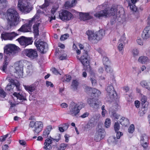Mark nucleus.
Here are the masks:
<instances>
[{"label": "nucleus", "instance_id": "obj_1", "mask_svg": "<svg viewBox=\"0 0 150 150\" xmlns=\"http://www.w3.org/2000/svg\"><path fill=\"white\" fill-rule=\"evenodd\" d=\"M8 24L6 28L11 29L12 27L17 25L20 23V16L16 10L14 8H10L6 11Z\"/></svg>", "mask_w": 150, "mask_h": 150}, {"label": "nucleus", "instance_id": "obj_2", "mask_svg": "<svg viewBox=\"0 0 150 150\" xmlns=\"http://www.w3.org/2000/svg\"><path fill=\"white\" fill-rule=\"evenodd\" d=\"M17 49V47L14 45H10L4 49V53L5 54H6L7 56L5 57L4 59V65L2 69L3 71H5L10 60L7 57L9 56L10 57H12L16 55L18 53Z\"/></svg>", "mask_w": 150, "mask_h": 150}, {"label": "nucleus", "instance_id": "obj_3", "mask_svg": "<svg viewBox=\"0 0 150 150\" xmlns=\"http://www.w3.org/2000/svg\"><path fill=\"white\" fill-rule=\"evenodd\" d=\"M117 9L115 7H112L110 10L105 9L96 12L94 16L96 18L100 19L101 17L107 18L112 16L113 21H115L117 18Z\"/></svg>", "mask_w": 150, "mask_h": 150}, {"label": "nucleus", "instance_id": "obj_4", "mask_svg": "<svg viewBox=\"0 0 150 150\" xmlns=\"http://www.w3.org/2000/svg\"><path fill=\"white\" fill-rule=\"evenodd\" d=\"M83 106V103L82 102L76 103L73 102H71L69 106V113L76 117H78L80 110Z\"/></svg>", "mask_w": 150, "mask_h": 150}, {"label": "nucleus", "instance_id": "obj_5", "mask_svg": "<svg viewBox=\"0 0 150 150\" xmlns=\"http://www.w3.org/2000/svg\"><path fill=\"white\" fill-rule=\"evenodd\" d=\"M24 0L22 1H18V6L19 10L25 13H28L32 10V7L29 2Z\"/></svg>", "mask_w": 150, "mask_h": 150}, {"label": "nucleus", "instance_id": "obj_6", "mask_svg": "<svg viewBox=\"0 0 150 150\" xmlns=\"http://www.w3.org/2000/svg\"><path fill=\"white\" fill-rule=\"evenodd\" d=\"M43 126V124L41 121H31L29 125V127H34L33 131L35 134H37L42 131Z\"/></svg>", "mask_w": 150, "mask_h": 150}, {"label": "nucleus", "instance_id": "obj_7", "mask_svg": "<svg viewBox=\"0 0 150 150\" xmlns=\"http://www.w3.org/2000/svg\"><path fill=\"white\" fill-rule=\"evenodd\" d=\"M83 55L81 57L79 60L83 65L84 66V69L88 71V69H89V67H91L89 65V57L88 55L87 51L83 50Z\"/></svg>", "mask_w": 150, "mask_h": 150}, {"label": "nucleus", "instance_id": "obj_8", "mask_svg": "<svg viewBox=\"0 0 150 150\" xmlns=\"http://www.w3.org/2000/svg\"><path fill=\"white\" fill-rule=\"evenodd\" d=\"M37 40H36L34 42L35 46L41 53H44L48 50L47 44L40 39Z\"/></svg>", "mask_w": 150, "mask_h": 150}, {"label": "nucleus", "instance_id": "obj_9", "mask_svg": "<svg viewBox=\"0 0 150 150\" xmlns=\"http://www.w3.org/2000/svg\"><path fill=\"white\" fill-rule=\"evenodd\" d=\"M17 40L21 45L25 47L27 46L32 44L33 41L31 38H27L22 36L18 38Z\"/></svg>", "mask_w": 150, "mask_h": 150}, {"label": "nucleus", "instance_id": "obj_10", "mask_svg": "<svg viewBox=\"0 0 150 150\" xmlns=\"http://www.w3.org/2000/svg\"><path fill=\"white\" fill-rule=\"evenodd\" d=\"M24 52L25 55L31 59H36L38 56L37 52L35 49H26Z\"/></svg>", "mask_w": 150, "mask_h": 150}, {"label": "nucleus", "instance_id": "obj_11", "mask_svg": "<svg viewBox=\"0 0 150 150\" xmlns=\"http://www.w3.org/2000/svg\"><path fill=\"white\" fill-rule=\"evenodd\" d=\"M72 16V15L69 12L65 10L60 12L59 14L60 18L63 21H68L71 18Z\"/></svg>", "mask_w": 150, "mask_h": 150}, {"label": "nucleus", "instance_id": "obj_12", "mask_svg": "<svg viewBox=\"0 0 150 150\" xmlns=\"http://www.w3.org/2000/svg\"><path fill=\"white\" fill-rule=\"evenodd\" d=\"M18 35V34L15 33V32L11 33L3 32L1 34V38L2 39L4 40H12L15 37Z\"/></svg>", "mask_w": 150, "mask_h": 150}, {"label": "nucleus", "instance_id": "obj_13", "mask_svg": "<svg viewBox=\"0 0 150 150\" xmlns=\"http://www.w3.org/2000/svg\"><path fill=\"white\" fill-rule=\"evenodd\" d=\"M86 89L87 93L91 94V96L93 97H98L100 96L101 94L100 91L96 88L87 87Z\"/></svg>", "mask_w": 150, "mask_h": 150}, {"label": "nucleus", "instance_id": "obj_14", "mask_svg": "<svg viewBox=\"0 0 150 150\" xmlns=\"http://www.w3.org/2000/svg\"><path fill=\"white\" fill-rule=\"evenodd\" d=\"M87 102L90 106L95 109L98 108L101 105L100 103L96 98L89 99Z\"/></svg>", "mask_w": 150, "mask_h": 150}, {"label": "nucleus", "instance_id": "obj_15", "mask_svg": "<svg viewBox=\"0 0 150 150\" xmlns=\"http://www.w3.org/2000/svg\"><path fill=\"white\" fill-rule=\"evenodd\" d=\"M32 24V20H29L28 23H26L23 25L18 30V31L23 32L29 31L30 30V28Z\"/></svg>", "mask_w": 150, "mask_h": 150}, {"label": "nucleus", "instance_id": "obj_16", "mask_svg": "<svg viewBox=\"0 0 150 150\" xmlns=\"http://www.w3.org/2000/svg\"><path fill=\"white\" fill-rule=\"evenodd\" d=\"M117 95L115 91H112L108 94H107L106 100L108 101L111 102L114 100L117 101Z\"/></svg>", "mask_w": 150, "mask_h": 150}, {"label": "nucleus", "instance_id": "obj_17", "mask_svg": "<svg viewBox=\"0 0 150 150\" xmlns=\"http://www.w3.org/2000/svg\"><path fill=\"white\" fill-rule=\"evenodd\" d=\"M140 143L144 148H146L148 146V138L146 135L144 134L141 137Z\"/></svg>", "mask_w": 150, "mask_h": 150}, {"label": "nucleus", "instance_id": "obj_18", "mask_svg": "<svg viewBox=\"0 0 150 150\" xmlns=\"http://www.w3.org/2000/svg\"><path fill=\"white\" fill-rule=\"evenodd\" d=\"M142 37L143 39L146 40L150 37V25L146 26L143 30Z\"/></svg>", "mask_w": 150, "mask_h": 150}, {"label": "nucleus", "instance_id": "obj_19", "mask_svg": "<svg viewBox=\"0 0 150 150\" xmlns=\"http://www.w3.org/2000/svg\"><path fill=\"white\" fill-rule=\"evenodd\" d=\"M49 137L50 138H48L45 140L44 143V146L43 148L45 149H50L52 148L51 144L52 143L53 138L51 137L50 136Z\"/></svg>", "mask_w": 150, "mask_h": 150}, {"label": "nucleus", "instance_id": "obj_20", "mask_svg": "<svg viewBox=\"0 0 150 150\" xmlns=\"http://www.w3.org/2000/svg\"><path fill=\"white\" fill-rule=\"evenodd\" d=\"M88 71L91 74L90 80L93 85H96L97 83V80L95 76V74L94 71L92 69L91 67H89V69H88Z\"/></svg>", "mask_w": 150, "mask_h": 150}, {"label": "nucleus", "instance_id": "obj_21", "mask_svg": "<svg viewBox=\"0 0 150 150\" xmlns=\"http://www.w3.org/2000/svg\"><path fill=\"white\" fill-rule=\"evenodd\" d=\"M13 95L16 98L17 100H18L20 101L26 100L25 94L22 92H15Z\"/></svg>", "mask_w": 150, "mask_h": 150}, {"label": "nucleus", "instance_id": "obj_22", "mask_svg": "<svg viewBox=\"0 0 150 150\" xmlns=\"http://www.w3.org/2000/svg\"><path fill=\"white\" fill-rule=\"evenodd\" d=\"M147 97L143 95H141V103L142 105V109L144 111L146 110H147L148 107V102L147 101Z\"/></svg>", "mask_w": 150, "mask_h": 150}, {"label": "nucleus", "instance_id": "obj_23", "mask_svg": "<svg viewBox=\"0 0 150 150\" xmlns=\"http://www.w3.org/2000/svg\"><path fill=\"white\" fill-rule=\"evenodd\" d=\"M137 0H127L128 2V6L129 7L131 10L133 12H136L137 11V8L135 4L137 1Z\"/></svg>", "mask_w": 150, "mask_h": 150}, {"label": "nucleus", "instance_id": "obj_24", "mask_svg": "<svg viewBox=\"0 0 150 150\" xmlns=\"http://www.w3.org/2000/svg\"><path fill=\"white\" fill-rule=\"evenodd\" d=\"M105 31L103 30H100L95 33L96 40H99L102 39L105 35Z\"/></svg>", "mask_w": 150, "mask_h": 150}, {"label": "nucleus", "instance_id": "obj_25", "mask_svg": "<svg viewBox=\"0 0 150 150\" xmlns=\"http://www.w3.org/2000/svg\"><path fill=\"white\" fill-rule=\"evenodd\" d=\"M52 129V127L51 125L47 126L46 128L44 130L42 136L44 138H47L50 134V131Z\"/></svg>", "mask_w": 150, "mask_h": 150}, {"label": "nucleus", "instance_id": "obj_26", "mask_svg": "<svg viewBox=\"0 0 150 150\" xmlns=\"http://www.w3.org/2000/svg\"><path fill=\"white\" fill-rule=\"evenodd\" d=\"M41 25L40 23H37L34 24L33 26V29L34 33V34L35 37L37 38L39 35V30L38 27Z\"/></svg>", "mask_w": 150, "mask_h": 150}, {"label": "nucleus", "instance_id": "obj_27", "mask_svg": "<svg viewBox=\"0 0 150 150\" xmlns=\"http://www.w3.org/2000/svg\"><path fill=\"white\" fill-rule=\"evenodd\" d=\"M86 34L88 37V39L89 40H96L95 35L94 31L90 30H88L86 31Z\"/></svg>", "mask_w": 150, "mask_h": 150}, {"label": "nucleus", "instance_id": "obj_28", "mask_svg": "<svg viewBox=\"0 0 150 150\" xmlns=\"http://www.w3.org/2000/svg\"><path fill=\"white\" fill-rule=\"evenodd\" d=\"M138 61L142 64H147L149 62V59L147 57L141 56L139 57Z\"/></svg>", "mask_w": 150, "mask_h": 150}, {"label": "nucleus", "instance_id": "obj_29", "mask_svg": "<svg viewBox=\"0 0 150 150\" xmlns=\"http://www.w3.org/2000/svg\"><path fill=\"white\" fill-rule=\"evenodd\" d=\"M120 122L121 125L125 127L127 126L129 124V120L124 117H122L121 118Z\"/></svg>", "mask_w": 150, "mask_h": 150}, {"label": "nucleus", "instance_id": "obj_30", "mask_svg": "<svg viewBox=\"0 0 150 150\" xmlns=\"http://www.w3.org/2000/svg\"><path fill=\"white\" fill-rule=\"evenodd\" d=\"M118 140L114 136L110 137L108 139V142L110 144H117Z\"/></svg>", "mask_w": 150, "mask_h": 150}, {"label": "nucleus", "instance_id": "obj_31", "mask_svg": "<svg viewBox=\"0 0 150 150\" xmlns=\"http://www.w3.org/2000/svg\"><path fill=\"white\" fill-rule=\"evenodd\" d=\"M25 89L28 91L30 94H32V92L35 90V87L33 85L30 86L23 85Z\"/></svg>", "mask_w": 150, "mask_h": 150}, {"label": "nucleus", "instance_id": "obj_32", "mask_svg": "<svg viewBox=\"0 0 150 150\" xmlns=\"http://www.w3.org/2000/svg\"><path fill=\"white\" fill-rule=\"evenodd\" d=\"M8 80L9 82H11L14 83V86H16L17 91H20V83L18 82L13 79H11V78H9Z\"/></svg>", "mask_w": 150, "mask_h": 150}, {"label": "nucleus", "instance_id": "obj_33", "mask_svg": "<svg viewBox=\"0 0 150 150\" xmlns=\"http://www.w3.org/2000/svg\"><path fill=\"white\" fill-rule=\"evenodd\" d=\"M77 3V1L75 0L72 1L71 3L69 1H67L65 3V6L66 8H68L71 7L75 5V4Z\"/></svg>", "mask_w": 150, "mask_h": 150}, {"label": "nucleus", "instance_id": "obj_34", "mask_svg": "<svg viewBox=\"0 0 150 150\" xmlns=\"http://www.w3.org/2000/svg\"><path fill=\"white\" fill-rule=\"evenodd\" d=\"M96 133L100 136V139H102L104 137L105 130L103 128H99L98 129Z\"/></svg>", "mask_w": 150, "mask_h": 150}, {"label": "nucleus", "instance_id": "obj_35", "mask_svg": "<svg viewBox=\"0 0 150 150\" xmlns=\"http://www.w3.org/2000/svg\"><path fill=\"white\" fill-rule=\"evenodd\" d=\"M16 74L17 75L18 78H20L23 76V68H19V67L16 68V71L15 72Z\"/></svg>", "mask_w": 150, "mask_h": 150}, {"label": "nucleus", "instance_id": "obj_36", "mask_svg": "<svg viewBox=\"0 0 150 150\" xmlns=\"http://www.w3.org/2000/svg\"><path fill=\"white\" fill-rule=\"evenodd\" d=\"M93 18V17L90 16L88 13H85L83 14L81 17V19L83 21H86L90 19Z\"/></svg>", "mask_w": 150, "mask_h": 150}, {"label": "nucleus", "instance_id": "obj_37", "mask_svg": "<svg viewBox=\"0 0 150 150\" xmlns=\"http://www.w3.org/2000/svg\"><path fill=\"white\" fill-rule=\"evenodd\" d=\"M141 85L143 87L146 88L149 90H150V86H149L147 81H142L140 83Z\"/></svg>", "mask_w": 150, "mask_h": 150}, {"label": "nucleus", "instance_id": "obj_38", "mask_svg": "<svg viewBox=\"0 0 150 150\" xmlns=\"http://www.w3.org/2000/svg\"><path fill=\"white\" fill-rule=\"evenodd\" d=\"M50 4L49 2L47 0H45L44 3L42 5L39 6V7L43 10H45L47 7H48Z\"/></svg>", "mask_w": 150, "mask_h": 150}, {"label": "nucleus", "instance_id": "obj_39", "mask_svg": "<svg viewBox=\"0 0 150 150\" xmlns=\"http://www.w3.org/2000/svg\"><path fill=\"white\" fill-rule=\"evenodd\" d=\"M14 87V84L12 83L9 82L6 87V90L8 91L12 90Z\"/></svg>", "mask_w": 150, "mask_h": 150}, {"label": "nucleus", "instance_id": "obj_40", "mask_svg": "<svg viewBox=\"0 0 150 150\" xmlns=\"http://www.w3.org/2000/svg\"><path fill=\"white\" fill-rule=\"evenodd\" d=\"M7 0H0V6L1 8H4L7 6Z\"/></svg>", "mask_w": 150, "mask_h": 150}, {"label": "nucleus", "instance_id": "obj_41", "mask_svg": "<svg viewBox=\"0 0 150 150\" xmlns=\"http://www.w3.org/2000/svg\"><path fill=\"white\" fill-rule=\"evenodd\" d=\"M78 84V82L76 80H73L71 86L74 90L77 89Z\"/></svg>", "mask_w": 150, "mask_h": 150}, {"label": "nucleus", "instance_id": "obj_42", "mask_svg": "<svg viewBox=\"0 0 150 150\" xmlns=\"http://www.w3.org/2000/svg\"><path fill=\"white\" fill-rule=\"evenodd\" d=\"M106 90L107 92V94H108L111 92H112V91H115L113 86L111 85H108L106 87Z\"/></svg>", "mask_w": 150, "mask_h": 150}, {"label": "nucleus", "instance_id": "obj_43", "mask_svg": "<svg viewBox=\"0 0 150 150\" xmlns=\"http://www.w3.org/2000/svg\"><path fill=\"white\" fill-rule=\"evenodd\" d=\"M103 64L105 66H106L107 65H109L110 63V61L109 60L108 58L106 57H103Z\"/></svg>", "mask_w": 150, "mask_h": 150}, {"label": "nucleus", "instance_id": "obj_44", "mask_svg": "<svg viewBox=\"0 0 150 150\" xmlns=\"http://www.w3.org/2000/svg\"><path fill=\"white\" fill-rule=\"evenodd\" d=\"M111 120L110 118H108L105 119L104 125L105 126L106 128H108L111 125Z\"/></svg>", "mask_w": 150, "mask_h": 150}, {"label": "nucleus", "instance_id": "obj_45", "mask_svg": "<svg viewBox=\"0 0 150 150\" xmlns=\"http://www.w3.org/2000/svg\"><path fill=\"white\" fill-rule=\"evenodd\" d=\"M33 67L32 65L28 66L26 70V72L28 74H32L33 71Z\"/></svg>", "mask_w": 150, "mask_h": 150}, {"label": "nucleus", "instance_id": "obj_46", "mask_svg": "<svg viewBox=\"0 0 150 150\" xmlns=\"http://www.w3.org/2000/svg\"><path fill=\"white\" fill-rule=\"evenodd\" d=\"M41 13V11L40 10L38 9L37 11L36 14L33 17L32 19L30 20H32V22H33V21L34 20L35 18L38 19L39 18L40 14Z\"/></svg>", "mask_w": 150, "mask_h": 150}, {"label": "nucleus", "instance_id": "obj_47", "mask_svg": "<svg viewBox=\"0 0 150 150\" xmlns=\"http://www.w3.org/2000/svg\"><path fill=\"white\" fill-rule=\"evenodd\" d=\"M132 53L133 54V57H136L138 56L139 53V51L137 49H134L132 50Z\"/></svg>", "mask_w": 150, "mask_h": 150}, {"label": "nucleus", "instance_id": "obj_48", "mask_svg": "<svg viewBox=\"0 0 150 150\" xmlns=\"http://www.w3.org/2000/svg\"><path fill=\"white\" fill-rule=\"evenodd\" d=\"M105 69L106 72L108 73H111L112 72L113 70L111 67L109 65L105 66Z\"/></svg>", "mask_w": 150, "mask_h": 150}, {"label": "nucleus", "instance_id": "obj_49", "mask_svg": "<svg viewBox=\"0 0 150 150\" xmlns=\"http://www.w3.org/2000/svg\"><path fill=\"white\" fill-rule=\"evenodd\" d=\"M71 76L69 75H66L64 76V80L63 81L64 82H69L71 80Z\"/></svg>", "mask_w": 150, "mask_h": 150}, {"label": "nucleus", "instance_id": "obj_50", "mask_svg": "<svg viewBox=\"0 0 150 150\" xmlns=\"http://www.w3.org/2000/svg\"><path fill=\"white\" fill-rule=\"evenodd\" d=\"M69 36V34L67 33L65 34L64 35H61L60 39L62 41H63L67 39Z\"/></svg>", "mask_w": 150, "mask_h": 150}, {"label": "nucleus", "instance_id": "obj_51", "mask_svg": "<svg viewBox=\"0 0 150 150\" xmlns=\"http://www.w3.org/2000/svg\"><path fill=\"white\" fill-rule=\"evenodd\" d=\"M112 116L114 118L117 120L119 118L120 115L116 113L115 112H112Z\"/></svg>", "mask_w": 150, "mask_h": 150}, {"label": "nucleus", "instance_id": "obj_52", "mask_svg": "<svg viewBox=\"0 0 150 150\" xmlns=\"http://www.w3.org/2000/svg\"><path fill=\"white\" fill-rule=\"evenodd\" d=\"M120 125L118 122H115L114 125V128L115 132L118 131L120 129Z\"/></svg>", "mask_w": 150, "mask_h": 150}, {"label": "nucleus", "instance_id": "obj_53", "mask_svg": "<svg viewBox=\"0 0 150 150\" xmlns=\"http://www.w3.org/2000/svg\"><path fill=\"white\" fill-rule=\"evenodd\" d=\"M6 93L3 89H1L0 90V96L4 98L6 96Z\"/></svg>", "mask_w": 150, "mask_h": 150}, {"label": "nucleus", "instance_id": "obj_54", "mask_svg": "<svg viewBox=\"0 0 150 150\" xmlns=\"http://www.w3.org/2000/svg\"><path fill=\"white\" fill-rule=\"evenodd\" d=\"M134 125L133 124H132L129 128V133H132L134 130Z\"/></svg>", "mask_w": 150, "mask_h": 150}, {"label": "nucleus", "instance_id": "obj_55", "mask_svg": "<svg viewBox=\"0 0 150 150\" xmlns=\"http://www.w3.org/2000/svg\"><path fill=\"white\" fill-rule=\"evenodd\" d=\"M100 114L99 113L96 114L93 116L94 120L96 121H98L100 117Z\"/></svg>", "mask_w": 150, "mask_h": 150}, {"label": "nucleus", "instance_id": "obj_56", "mask_svg": "<svg viewBox=\"0 0 150 150\" xmlns=\"http://www.w3.org/2000/svg\"><path fill=\"white\" fill-rule=\"evenodd\" d=\"M67 144H61L59 150H64L66 149Z\"/></svg>", "mask_w": 150, "mask_h": 150}, {"label": "nucleus", "instance_id": "obj_57", "mask_svg": "<svg viewBox=\"0 0 150 150\" xmlns=\"http://www.w3.org/2000/svg\"><path fill=\"white\" fill-rule=\"evenodd\" d=\"M64 130H66L68 128L69 125L68 123L64 124L62 125H61Z\"/></svg>", "mask_w": 150, "mask_h": 150}, {"label": "nucleus", "instance_id": "obj_58", "mask_svg": "<svg viewBox=\"0 0 150 150\" xmlns=\"http://www.w3.org/2000/svg\"><path fill=\"white\" fill-rule=\"evenodd\" d=\"M9 134H7L6 135L1 137H0V141L1 142H4L6 138L8 137Z\"/></svg>", "mask_w": 150, "mask_h": 150}, {"label": "nucleus", "instance_id": "obj_59", "mask_svg": "<svg viewBox=\"0 0 150 150\" xmlns=\"http://www.w3.org/2000/svg\"><path fill=\"white\" fill-rule=\"evenodd\" d=\"M102 139H100V137L98 135L97 133L96 134L94 137V140L96 142H98Z\"/></svg>", "mask_w": 150, "mask_h": 150}, {"label": "nucleus", "instance_id": "obj_60", "mask_svg": "<svg viewBox=\"0 0 150 150\" xmlns=\"http://www.w3.org/2000/svg\"><path fill=\"white\" fill-rule=\"evenodd\" d=\"M67 55L66 54H63L59 57V59L60 60H63L67 59Z\"/></svg>", "mask_w": 150, "mask_h": 150}, {"label": "nucleus", "instance_id": "obj_61", "mask_svg": "<svg viewBox=\"0 0 150 150\" xmlns=\"http://www.w3.org/2000/svg\"><path fill=\"white\" fill-rule=\"evenodd\" d=\"M137 42L138 44L141 45H143V42L141 39H138L137 40Z\"/></svg>", "mask_w": 150, "mask_h": 150}, {"label": "nucleus", "instance_id": "obj_62", "mask_svg": "<svg viewBox=\"0 0 150 150\" xmlns=\"http://www.w3.org/2000/svg\"><path fill=\"white\" fill-rule=\"evenodd\" d=\"M116 132L117 137H116V138L118 140V139L120 138V136L123 135V133L120 132H118L117 131Z\"/></svg>", "mask_w": 150, "mask_h": 150}, {"label": "nucleus", "instance_id": "obj_63", "mask_svg": "<svg viewBox=\"0 0 150 150\" xmlns=\"http://www.w3.org/2000/svg\"><path fill=\"white\" fill-rule=\"evenodd\" d=\"M140 104V102L139 101L136 100L134 102L135 105L137 108H138L139 107Z\"/></svg>", "mask_w": 150, "mask_h": 150}, {"label": "nucleus", "instance_id": "obj_64", "mask_svg": "<svg viewBox=\"0 0 150 150\" xmlns=\"http://www.w3.org/2000/svg\"><path fill=\"white\" fill-rule=\"evenodd\" d=\"M52 71L53 73L55 74H59V72L55 68H54L52 69Z\"/></svg>", "mask_w": 150, "mask_h": 150}]
</instances>
